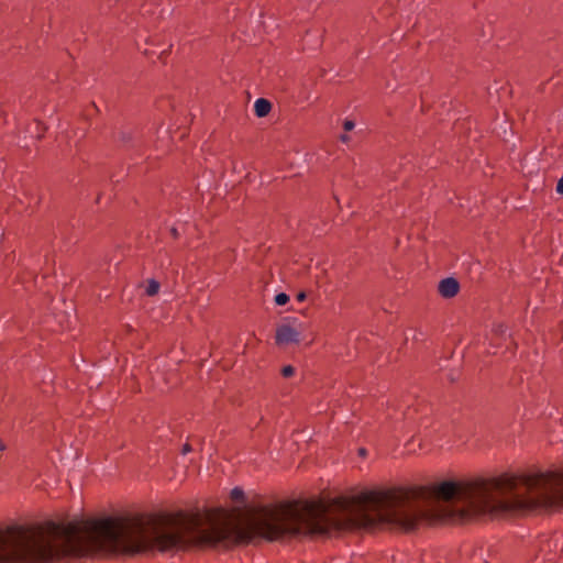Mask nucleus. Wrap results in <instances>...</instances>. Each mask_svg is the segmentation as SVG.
<instances>
[{
  "mask_svg": "<svg viewBox=\"0 0 563 563\" xmlns=\"http://www.w3.org/2000/svg\"><path fill=\"white\" fill-rule=\"evenodd\" d=\"M0 563H35V526L0 528Z\"/></svg>",
  "mask_w": 563,
  "mask_h": 563,
  "instance_id": "1",
  "label": "nucleus"
},
{
  "mask_svg": "<svg viewBox=\"0 0 563 563\" xmlns=\"http://www.w3.org/2000/svg\"><path fill=\"white\" fill-rule=\"evenodd\" d=\"M307 325L298 318H285L276 330V343L278 345L297 344L305 339Z\"/></svg>",
  "mask_w": 563,
  "mask_h": 563,
  "instance_id": "2",
  "label": "nucleus"
},
{
  "mask_svg": "<svg viewBox=\"0 0 563 563\" xmlns=\"http://www.w3.org/2000/svg\"><path fill=\"white\" fill-rule=\"evenodd\" d=\"M459 291V283L454 278H445L439 284V292L445 298L454 297Z\"/></svg>",
  "mask_w": 563,
  "mask_h": 563,
  "instance_id": "3",
  "label": "nucleus"
},
{
  "mask_svg": "<svg viewBox=\"0 0 563 563\" xmlns=\"http://www.w3.org/2000/svg\"><path fill=\"white\" fill-rule=\"evenodd\" d=\"M272 109L271 102L266 99L260 98L254 102V111L258 118L266 117Z\"/></svg>",
  "mask_w": 563,
  "mask_h": 563,
  "instance_id": "4",
  "label": "nucleus"
},
{
  "mask_svg": "<svg viewBox=\"0 0 563 563\" xmlns=\"http://www.w3.org/2000/svg\"><path fill=\"white\" fill-rule=\"evenodd\" d=\"M158 289H159V284L156 280L152 279L147 284L146 294L148 296H154L158 292Z\"/></svg>",
  "mask_w": 563,
  "mask_h": 563,
  "instance_id": "5",
  "label": "nucleus"
},
{
  "mask_svg": "<svg viewBox=\"0 0 563 563\" xmlns=\"http://www.w3.org/2000/svg\"><path fill=\"white\" fill-rule=\"evenodd\" d=\"M231 498L236 503H242L244 498V493L241 488L235 487L231 490Z\"/></svg>",
  "mask_w": 563,
  "mask_h": 563,
  "instance_id": "6",
  "label": "nucleus"
},
{
  "mask_svg": "<svg viewBox=\"0 0 563 563\" xmlns=\"http://www.w3.org/2000/svg\"><path fill=\"white\" fill-rule=\"evenodd\" d=\"M288 301H289V296L286 295L285 292H280V294L276 295V297H275V302L278 306H284Z\"/></svg>",
  "mask_w": 563,
  "mask_h": 563,
  "instance_id": "7",
  "label": "nucleus"
},
{
  "mask_svg": "<svg viewBox=\"0 0 563 563\" xmlns=\"http://www.w3.org/2000/svg\"><path fill=\"white\" fill-rule=\"evenodd\" d=\"M294 373H295V368L290 365L284 366L282 369V374L285 377H290L294 375Z\"/></svg>",
  "mask_w": 563,
  "mask_h": 563,
  "instance_id": "8",
  "label": "nucleus"
},
{
  "mask_svg": "<svg viewBox=\"0 0 563 563\" xmlns=\"http://www.w3.org/2000/svg\"><path fill=\"white\" fill-rule=\"evenodd\" d=\"M556 192L563 195V177L560 178L556 184Z\"/></svg>",
  "mask_w": 563,
  "mask_h": 563,
  "instance_id": "9",
  "label": "nucleus"
},
{
  "mask_svg": "<svg viewBox=\"0 0 563 563\" xmlns=\"http://www.w3.org/2000/svg\"><path fill=\"white\" fill-rule=\"evenodd\" d=\"M354 129V122L353 121H350V120H346L344 122V130L345 131H351Z\"/></svg>",
  "mask_w": 563,
  "mask_h": 563,
  "instance_id": "10",
  "label": "nucleus"
},
{
  "mask_svg": "<svg viewBox=\"0 0 563 563\" xmlns=\"http://www.w3.org/2000/svg\"><path fill=\"white\" fill-rule=\"evenodd\" d=\"M305 299H306V294H305V292H299V294L297 295V300H298V301H303Z\"/></svg>",
  "mask_w": 563,
  "mask_h": 563,
  "instance_id": "11",
  "label": "nucleus"
},
{
  "mask_svg": "<svg viewBox=\"0 0 563 563\" xmlns=\"http://www.w3.org/2000/svg\"><path fill=\"white\" fill-rule=\"evenodd\" d=\"M190 450H191V448L188 444H185L183 448V453L187 454L188 452H190Z\"/></svg>",
  "mask_w": 563,
  "mask_h": 563,
  "instance_id": "12",
  "label": "nucleus"
},
{
  "mask_svg": "<svg viewBox=\"0 0 563 563\" xmlns=\"http://www.w3.org/2000/svg\"><path fill=\"white\" fill-rule=\"evenodd\" d=\"M341 140H342V142H347L349 141V136L347 135H342Z\"/></svg>",
  "mask_w": 563,
  "mask_h": 563,
  "instance_id": "13",
  "label": "nucleus"
},
{
  "mask_svg": "<svg viewBox=\"0 0 563 563\" xmlns=\"http://www.w3.org/2000/svg\"><path fill=\"white\" fill-rule=\"evenodd\" d=\"M5 449V445L3 444V442L0 440V451L4 450Z\"/></svg>",
  "mask_w": 563,
  "mask_h": 563,
  "instance_id": "14",
  "label": "nucleus"
},
{
  "mask_svg": "<svg viewBox=\"0 0 563 563\" xmlns=\"http://www.w3.org/2000/svg\"><path fill=\"white\" fill-rule=\"evenodd\" d=\"M360 454H361V455H364V454H365V450H364V449H361V450H360Z\"/></svg>",
  "mask_w": 563,
  "mask_h": 563,
  "instance_id": "15",
  "label": "nucleus"
}]
</instances>
